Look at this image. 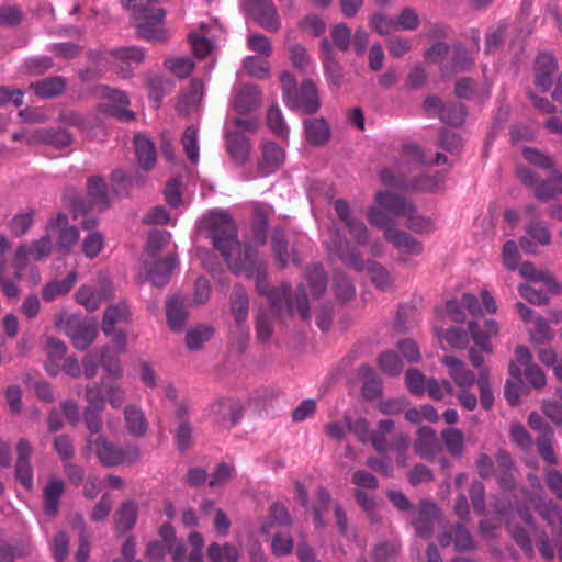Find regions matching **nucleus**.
Here are the masks:
<instances>
[{"label": "nucleus", "mask_w": 562, "mask_h": 562, "mask_svg": "<svg viewBox=\"0 0 562 562\" xmlns=\"http://www.w3.org/2000/svg\"><path fill=\"white\" fill-rule=\"evenodd\" d=\"M32 454L33 448L30 441L20 439L16 443L15 477L27 491L33 487Z\"/></svg>", "instance_id": "14"}, {"label": "nucleus", "mask_w": 562, "mask_h": 562, "mask_svg": "<svg viewBox=\"0 0 562 562\" xmlns=\"http://www.w3.org/2000/svg\"><path fill=\"white\" fill-rule=\"evenodd\" d=\"M248 11L257 23L268 32H278L281 22L276 7L270 0H251Z\"/></svg>", "instance_id": "13"}, {"label": "nucleus", "mask_w": 562, "mask_h": 562, "mask_svg": "<svg viewBox=\"0 0 562 562\" xmlns=\"http://www.w3.org/2000/svg\"><path fill=\"white\" fill-rule=\"evenodd\" d=\"M130 316L125 303H119L106 308L102 323V330L105 335H112L115 324L126 322Z\"/></svg>", "instance_id": "40"}, {"label": "nucleus", "mask_w": 562, "mask_h": 562, "mask_svg": "<svg viewBox=\"0 0 562 562\" xmlns=\"http://www.w3.org/2000/svg\"><path fill=\"white\" fill-rule=\"evenodd\" d=\"M447 450L451 454H460L464 446L463 434L457 428H448L441 432Z\"/></svg>", "instance_id": "55"}, {"label": "nucleus", "mask_w": 562, "mask_h": 562, "mask_svg": "<svg viewBox=\"0 0 562 562\" xmlns=\"http://www.w3.org/2000/svg\"><path fill=\"white\" fill-rule=\"evenodd\" d=\"M288 106L305 114H313L321 106L316 85L311 79L302 81L293 97L288 98Z\"/></svg>", "instance_id": "12"}, {"label": "nucleus", "mask_w": 562, "mask_h": 562, "mask_svg": "<svg viewBox=\"0 0 562 562\" xmlns=\"http://www.w3.org/2000/svg\"><path fill=\"white\" fill-rule=\"evenodd\" d=\"M104 248V238L99 232H91L83 239L82 252L86 257L95 258Z\"/></svg>", "instance_id": "59"}, {"label": "nucleus", "mask_w": 562, "mask_h": 562, "mask_svg": "<svg viewBox=\"0 0 562 562\" xmlns=\"http://www.w3.org/2000/svg\"><path fill=\"white\" fill-rule=\"evenodd\" d=\"M378 364L382 372L392 376L398 375L403 370L402 361L391 351L382 353L378 359Z\"/></svg>", "instance_id": "57"}, {"label": "nucleus", "mask_w": 562, "mask_h": 562, "mask_svg": "<svg viewBox=\"0 0 562 562\" xmlns=\"http://www.w3.org/2000/svg\"><path fill=\"white\" fill-rule=\"evenodd\" d=\"M20 279L15 278V273L13 278L8 277L7 274V262L5 260H0V288L2 293L8 299H16L19 297L21 291L18 285V281Z\"/></svg>", "instance_id": "53"}, {"label": "nucleus", "mask_w": 562, "mask_h": 562, "mask_svg": "<svg viewBox=\"0 0 562 562\" xmlns=\"http://www.w3.org/2000/svg\"><path fill=\"white\" fill-rule=\"evenodd\" d=\"M245 71L256 78L265 79L270 74V64L258 56H248L243 61Z\"/></svg>", "instance_id": "51"}, {"label": "nucleus", "mask_w": 562, "mask_h": 562, "mask_svg": "<svg viewBox=\"0 0 562 562\" xmlns=\"http://www.w3.org/2000/svg\"><path fill=\"white\" fill-rule=\"evenodd\" d=\"M211 29V24L202 22L196 30L191 31L189 34V42L198 58H204L211 52L212 44L207 37Z\"/></svg>", "instance_id": "30"}, {"label": "nucleus", "mask_w": 562, "mask_h": 562, "mask_svg": "<svg viewBox=\"0 0 562 562\" xmlns=\"http://www.w3.org/2000/svg\"><path fill=\"white\" fill-rule=\"evenodd\" d=\"M517 177L525 186L535 188V196L541 202H548L562 194V171H555L548 180L538 183L536 172L529 168L519 167L517 168Z\"/></svg>", "instance_id": "10"}, {"label": "nucleus", "mask_w": 562, "mask_h": 562, "mask_svg": "<svg viewBox=\"0 0 562 562\" xmlns=\"http://www.w3.org/2000/svg\"><path fill=\"white\" fill-rule=\"evenodd\" d=\"M130 7L140 37L153 42H165L169 37L164 26L165 11L157 0H131Z\"/></svg>", "instance_id": "5"}, {"label": "nucleus", "mask_w": 562, "mask_h": 562, "mask_svg": "<svg viewBox=\"0 0 562 562\" xmlns=\"http://www.w3.org/2000/svg\"><path fill=\"white\" fill-rule=\"evenodd\" d=\"M16 142L24 140L31 143H48L57 147H66L71 143L70 135L66 131L41 130L34 133L21 132L13 135Z\"/></svg>", "instance_id": "17"}, {"label": "nucleus", "mask_w": 562, "mask_h": 562, "mask_svg": "<svg viewBox=\"0 0 562 562\" xmlns=\"http://www.w3.org/2000/svg\"><path fill=\"white\" fill-rule=\"evenodd\" d=\"M553 430L546 426V432L538 439L537 447L543 460L551 464L557 463V457L552 447Z\"/></svg>", "instance_id": "56"}, {"label": "nucleus", "mask_w": 562, "mask_h": 562, "mask_svg": "<svg viewBox=\"0 0 562 562\" xmlns=\"http://www.w3.org/2000/svg\"><path fill=\"white\" fill-rule=\"evenodd\" d=\"M207 557L212 562H236L239 560V550L231 543H212L207 548Z\"/></svg>", "instance_id": "44"}, {"label": "nucleus", "mask_w": 562, "mask_h": 562, "mask_svg": "<svg viewBox=\"0 0 562 562\" xmlns=\"http://www.w3.org/2000/svg\"><path fill=\"white\" fill-rule=\"evenodd\" d=\"M52 237L47 234L32 243L21 244L18 246L12 261V265L15 268V278L21 279L22 271L32 261H42L46 259L52 254Z\"/></svg>", "instance_id": "9"}, {"label": "nucleus", "mask_w": 562, "mask_h": 562, "mask_svg": "<svg viewBox=\"0 0 562 562\" xmlns=\"http://www.w3.org/2000/svg\"><path fill=\"white\" fill-rule=\"evenodd\" d=\"M101 91L103 98L106 100V102L102 104L104 112L121 120H132L134 117L133 113L126 109L128 100L125 93L108 87L102 88Z\"/></svg>", "instance_id": "19"}, {"label": "nucleus", "mask_w": 562, "mask_h": 562, "mask_svg": "<svg viewBox=\"0 0 562 562\" xmlns=\"http://www.w3.org/2000/svg\"><path fill=\"white\" fill-rule=\"evenodd\" d=\"M539 515L548 521L551 532L557 543L562 542V509L551 502L548 504L537 505Z\"/></svg>", "instance_id": "31"}, {"label": "nucleus", "mask_w": 562, "mask_h": 562, "mask_svg": "<svg viewBox=\"0 0 562 562\" xmlns=\"http://www.w3.org/2000/svg\"><path fill=\"white\" fill-rule=\"evenodd\" d=\"M168 324L172 330H181L186 324L187 311L181 297H172L167 303Z\"/></svg>", "instance_id": "41"}, {"label": "nucleus", "mask_w": 562, "mask_h": 562, "mask_svg": "<svg viewBox=\"0 0 562 562\" xmlns=\"http://www.w3.org/2000/svg\"><path fill=\"white\" fill-rule=\"evenodd\" d=\"M334 207L337 216L344 222L355 241L359 246L367 245L369 231L362 221L352 217L348 203L339 199L334 202Z\"/></svg>", "instance_id": "15"}, {"label": "nucleus", "mask_w": 562, "mask_h": 562, "mask_svg": "<svg viewBox=\"0 0 562 562\" xmlns=\"http://www.w3.org/2000/svg\"><path fill=\"white\" fill-rule=\"evenodd\" d=\"M212 412L217 423L235 425L241 416V405L234 400H224L213 405Z\"/></svg>", "instance_id": "29"}, {"label": "nucleus", "mask_w": 562, "mask_h": 562, "mask_svg": "<svg viewBox=\"0 0 562 562\" xmlns=\"http://www.w3.org/2000/svg\"><path fill=\"white\" fill-rule=\"evenodd\" d=\"M94 451L100 463L104 467L131 465L138 461L140 457L137 446L120 448L102 436L95 439Z\"/></svg>", "instance_id": "8"}, {"label": "nucleus", "mask_w": 562, "mask_h": 562, "mask_svg": "<svg viewBox=\"0 0 562 562\" xmlns=\"http://www.w3.org/2000/svg\"><path fill=\"white\" fill-rule=\"evenodd\" d=\"M56 229H60L57 245L60 250H69L78 243L79 232L75 226H68V217L65 214H57L48 221L46 233L52 237Z\"/></svg>", "instance_id": "16"}, {"label": "nucleus", "mask_w": 562, "mask_h": 562, "mask_svg": "<svg viewBox=\"0 0 562 562\" xmlns=\"http://www.w3.org/2000/svg\"><path fill=\"white\" fill-rule=\"evenodd\" d=\"M306 278L313 296L319 297L326 290L327 278L321 266H313L307 269Z\"/></svg>", "instance_id": "50"}, {"label": "nucleus", "mask_w": 562, "mask_h": 562, "mask_svg": "<svg viewBox=\"0 0 562 562\" xmlns=\"http://www.w3.org/2000/svg\"><path fill=\"white\" fill-rule=\"evenodd\" d=\"M526 233L541 246H548L551 243V233L541 222L531 221L526 225Z\"/></svg>", "instance_id": "63"}, {"label": "nucleus", "mask_w": 562, "mask_h": 562, "mask_svg": "<svg viewBox=\"0 0 562 562\" xmlns=\"http://www.w3.org/2000/svg\"><path fill=\"white\" fill-rule=\"evenodd\" d=\"M54 449L64 463L71 461L75 456L74 441L68 435L56 436Z\"/></svg>", "instance_id": "64"}, {"label": "nucleus", "mask_w": 562, "mask_h": 562, "mask_svg": "<svg viewBox=\"0 0 562 562\" xmlns=\"http://www.w3.org/2000/svg\"><path fill=\"white\" fill-rule=\"evenodd\" d=\"M88 199L89 206L83 209V213L88 212H101L109 207V198L106 192V184L100 177H91L88 180Z\"/></svg>", "instance_id": "22"}, {"label": "nucleus", "mask_w": 562, "mask_h": 562, "mask_svg": "<svg viewBox=\"0 0 562 562\" xmlns=\"http://www.w3.org/2000/svg\"><path fill=\"white\" fill-rule=\"evenodd\" d=\"M247 46L250 50L262 55L266 58L270 57L272 54L271 41L263 34H250L247 38Z\"/></svg>", "instance_id": "62"}, {"label": "nucleus", "mask_w": 562, "mask_h": 562, "mask_svg": "<svg viewBox=\"0 0 562 562\" xmlns=\"http://www.w3.org/2000/svg\"><path fill=\"white\" fill-rule=\"evenodd\" d=\"M442 363L448 368V373L459 387L458 401L468 411H474L477 406V398L471 391L475 382L480 390V401L484 409L490 411L494 405V395L490 384L488 369L482 367L477 379L465 364L453 356H445Z\"/></svg>", "instance_id": "3"}, {"label": "nucleus", "mask_w": 562, "mask_h": 562, "mask_svg": "<svg viewBox=\"0 0 562 562\" xmlns=\"http://www.w3.org/2000/svg\"><path fill=\"white\" fill-rule=\"evenodd\" d=\"M288 52L292 65L299 70L306 72L311 65V57L305 47L300 44H292L288 47Z\"/></svg>", "instance_id": "58"}, {"label": "nucleus", "mask_w": 562, "mask_h": 562, "mask_svg": "<svg viewBox=\"0 0 562 562\" xmlns=\"http://www.w3.org/2000/svg\"><path fill=\"white\" fill-rule=\"evenodd\" d=\"M469 328L475 345L484 352H492L493 347L490 339L498 334L497 323L495 321H485L484 329H481L479 324L473 322L470 323Z\"/></svg>", "instance_id": "24"}, {"label": "nucleus", "mask_w": 562, "mask_h": 562, "mask_svg": "<svg viewBox=\"0 0 562 562\" xmlns=\"http://www.w3.org/2000/svg\"><path fill=\"white\" fill-rule=\"evenodd\" d=\"M165 66L179 78L188 77L194 69V63L189 57L167 59Z\"/></svg>", "instance_id": "60"}, {"label": "nucleus", "mask_w": 562, "mask_h": 562, "mask_svg": "<svg viewBox=\"0 0 562 562\" xmlns=\"http://www.w3.org/2000/svg\"><path fill=\"white\" fill-rule=\"evenodd\" d=\"M260 104V92L256 87H244L234 98L233 108L238 113H248Z\"/></svg>", "instance_id": "34"}, {"label": "nucleus", "mask_w": 562, "mask_h": 562, "mask_svg": "<svg viewBox=\"0 0 562 562\" xmlns=\"http://www.w3.org/2000/svg\"><path fill=\"white\" fill-rule=\"evenodd\" d=\"M65 491V483L59 477H50L44 487V512L46 515L55 516L58 512L59 498Z\"/></svg>", "instance_id": "26"}, {"label": "nucleus", "mask_w": 562, "mask_h": 562, "mask_svg": "<svg viewBox=\"0 0 562 562\" xmlns=\"http://www.w3.org/2000/svg\"><path fill=\"white\" fill-rule=\"evenodd\" d=\"M188 405L183 402L177 404L175 416L178 427L175 432L176 441L181 450H186L191 445L192 429L188 424Z\"/></svg>", "instance_id": "25"}, {"label": "nucleus", "mask_w": 562, "mask_h": 562, "mask_svg": "<svg viewBox=\"0 0 562 562\" xmlns=\"http://www.w3.org/2000/svg\"><path fill=\"white\" fill-rule=\"evenodd\" d=\"M274 210L268 203L254 202L251 204L250 236L246 240L244 250L237 237V227L234 220L224 212H211L204 216L201 226L211 238L214 248L224 258L228 269L235 274H245L255 279L257 292L266 295L273 312L280 313L284 302L289 313L296 308L303 319L310 317L308 300L303 289L293 299L290 286L269 289L266 276V262L260 257L259 248L267 243V228Z\"/></svg>", "instance_id": "1"}, {"label": "nucleus", "mask_w": 562, "mask_h": 562, "mask_svg": "<svg viewBox=\"0 0 562 562\" xmlns=\"http://www.w3.org/2000/svg\"><path fill=\"white\" fill-rule=\"evenodd\" d=\"M427 160L423 150L415 144H406L404 146L401 159L396 166V170L383 169L380 173L382 184L397 190H422L434 191L442 182V177L436 175L420 176L418 178H409L413 171H416Z\"/></svg>", "instance_id": "2"}, {"label": "nucleus", "mask_w": 562, "mask_h": 562, "mask_svg": "<svg viewBox=\"0 0 562 562\" xmlns=\"http://www.w3.org/2000/svg\"><path fill=\"white\" fill-rule=\"evenodd\" d=\"M77 281V273L71 271L63 280H52L47 282L42 290V297L46 302L65 296L70 292Z\"/></svg>", "instance_id": "27"}, {"label": "nucleus", "mask_w": 562, "mask_h": 562, "mask_svg": "<svg viewBox=\"0 0 562 562\" xmlns=\"http://www.w3.org/2000/svg\"><path fill=\"white\" fill-rule=\"evenodd\" d=\"M414 450L422 458H434L441 450V443L437 438L436 431L430 427H420L417 431Z\"/></svg>", "instance_id": "23"}, {"label": "nucleus", "mask_w": 562, "mask_h": 562, "mask_svg": "<svg viewBox=\"0 0 562 562\" xmlns=\"http://www.w3.org/2000/svg\"><path fill=\"white\" fill-rule=\"evenodd\" d=\"M103 300V294L95 292L88 285H82L76 293V301L89 312L98 310Z\"/></svg>", "instance_id": "49"}, {"label": "nucleus", "mask_w": 562, "mask_h": 562, "mask_svg": "<svg viewBox=\"0 0 562 562\" xmlns=\"http://www.w3.org/2000/svg\"><path fill=\"white\" fill-rule=\"evenodd\" d=\"M496 463L497 469L495 470L499 484L506 490L513 488L515 480L513 475L514 468L512 457L508 452L501 450L496 454Z\"/></svg>", "instance_id": "38"}, {"label": "nucleus", "mask_w": 562, "mask_h": 562, "mask_svg": "<svg viewBox=\"0 0 562 562\" xmlns=\"http://www.w3.org/2000/svg\"><path fill=\"white\" fill-rule=\"evenodd\" d=\"M306 138L310 143L321 145L327 142L329 128L322 119L307 120L305 122Z\"/></svg>", "instance_id": "45"}, {"label": "nucleus", "mask_w": 562, "mask_h": 562, "mask_svg": "<svg viewBox=\"0 0 562 562\" xmlns=\"http://www.w3.org/2000/svg\"><path fill=\"white\" fill-rule=\"evenodd\" d=\"M136 156L142 168L151 169L156 162V150L154 144L142 135L134 138Z\"/></svg>", "instance_id": "37"}, {"label": "nucleus", "mask_w": 562, "mask_h": 562, "mask_svg": "<svg viewBox=\"0 0 562 562\" xmlns=\"http://www.w3.org/2000/svg\"><path fill=\"white\" fill-rule=\"evenodd\" d=\"M440 119L443 123L459 126L464 122L465 111L462 104L451 103L440 110Z\"/></svg>", "instance_id": "54"}, {"label": "nucleus", "mask_w": 562, "mask_h": 562, "mask_svg": "<svg viewBox=\"0 0 562 562\" xmlns=\"http://www.w3.org/2000/svg\"><path fill=\"white\" fill-rule=\"evenodd\" d=\"M368 221L371 225L384 231V238L392 244L400 252L402 260L419 256L423 252V245L408 233L396 228L387 214L378 206H371L368 211Z\"/></svg>", "instance_id": "6"}, {"label": "nucleus", "mask_w": 562, "mask_h": 562, "mask_svg": "<svg viewBox=\"0 0 562 562\" xmlns=\"http://www.w3.org/2000/svg\"><path fill=\"white\" fill-rule=\"evenodd\" d=\"M213 335V328L207 325H200L188 331L186 337L187 347L190 350H198Z\"/></svg>", "instance_id": "52"}, {"label": "nucleus", "mask_w": 562, "mask_h": 562, "mask_svg": "<svg viewBox=\"0 0 562 562\" xmlns=\"http://www.w3.org/2000/svg\"><path fill=\"white\" fill-rule=\"evenodd\" d=\"M557 61L550 54H540L535 64V85L542 92L552 87V78L557 71Z\"/></svg>", "instance_id": "20"}, {"label": "nucleus", "mask_w": 562, "mask_h": 562, "mask_svg": "<svg viewBox=\"0 0 562 562\" xmlns=\"http://www.w3.org/2000/svg\"><path fill=\"white\" fill-rule=\"evenodd\" d=\"M532 355L529 349L525 346H518L515 350V360L509 363L508 372L514 378L519 380L521 376L522 368L524 370L530 366Z\"/></svg>", "instance_id": "48"}, {"label": "nucleus", "mask_w": 562, "mask_h": 562, "mask_svg": "<svg viewBox=\"0 0 562 562\" xmlns=\"http://www.w3.org/2000/svg\"><path fill=\"white\" fill-rule=\"evenodd\" d=\"M438 519V507L434 503L423 501L413 520V526L420 537L430 538L434 532V525Z\"/></svg>", "instance_id": "18"}, {"label": "nucleus", "mask_w": 562, "mask_h": 562, "mask_svg": "<svg viewBox=\"0 0 562 562\" xmlns=\"http://www.w3.org/2000/svg\"><path fill=\"white\" fill-rule=\"evenodd\" d=\"M249 300L246 291L240 288H234L231 296V310L238 325L243 324L248 317Z\"/></svg>", "instance_id": "43"}, {"label": "nucleus", "mask_w": 562, "mask_h": 562, "mask_svg": "<svg viewBox=\"0 0 562 562\" xmlns=\"http://www.w3.org/2000/svg\"><path fill=\"white\" fill-rule=\"evenodd\" d=\"M65 88L66 81L63 77H49L30 85V89H32L38 97L45 99L60 94L64 92Z\"/></svg>", "instance_id": "36"}, {"label": "nucleus", "mask_w": 562, "mask_h": 562, "mask_svg": "<svg viewBox=\"0 0 562 562\" xmlns=\"http://www.w3.org/2000/svg\"><path fill=\"white\" fill-rule=\"evenodd\" d=\"M326 247L329 254L337 257L345 266L360 272L367 270L376 288L387 290L392 286L393 278L389 270L375 261L364 262L359 250L351 246L349 241L341 240L337 235H334L330 240L326 241Z\"/></svg>", "instance_id": "4"}, {"label": "nucleus", "mask_w": 562, "mask_h": 562, "mask_svg": "<svg viewBox=\"0 0 562 562\" xmlns=\"http://www.w3.org/2000/svg\"><path fill=\"white\" fill-rule=\"evenodd\" d=\"M376 204L394 216L406 217L407 227L418 234H428L436 229L434 221L417 214L416 207L405 199L386 191H379L375 195Z\"/></svg>", "instance_id": "7"}, {"label": "nucleus", "mask_w": 562, "mask_h": 562, "mask_svg": "<svg viewBox=\"0 0 562 562\" xmlns=\"http://www.w3.org/2000/svg\"><path fill=\"white\" fill-rule=\"evenodd\" d=\"M127 431L135 437H142L147 431V422L143 412L135 406H127L124 411Z\"/></svg>", "instance_id": "42"}, {"label": "nucleus", "mask_w": 562, "mask_h": 562, "mask_svg": "<svg viewBox=\"0 0 562 562\" xmlns=\"http://www.w3.org/2000/svg\"><path fill=\"white\" fill-rule=\"evenodd\" d=\"M198 134L199 131L195 126H189L186 128L182 138L181 144L183 147V150L188 157V159L193 164L196 165L199 161V144H198Z\"/></svg>", "instance_id": "47"}, {"label": "nucleus", "mask_w": 562, "mask_h": 562, "mask_svg": "<svg viewBox=\"0 0 562 562\" xmlns=\"http://www.w3.org/2000/svg\"><path fill=\"white\" fill-rule=\"evenodd\" d=\"M67 351L66 345L54 337H48L46 340V353L48 361L46 363V371L49 375L55 376L59 373V361L64 359Z\"/></svg>", "instance_id": "33"}, {"label": "nucleus", "mask_w": 562, "mask_h": 562, "mask_svg": "<svg viewBox=\"0 0 562 562\" xmlns=\"http://www.w3.org/2000/svg\"><path fill=\"white\" fill-rule=\"evenodd\" d=\"M226 145L231 156L239 162L245 161L250 153L249 139L239 131L227 133Z\"/></svg>", "instance_id": "35"}, {"label": "nucleus", "mask_w": 562, "mask_h": 562, "mask_svg": "<svg viewBox=\"0 0 562 562\" xmlns=\"http://www.w3.org/2000/svg\"><path fill=\"white\" fill-rule=\"evenodd\" d=\"M177 266L175 255H169L164 259L155 262L148 270V279L156 286H164L169 282L170 276Z\"/></svg>", "instance_id": "28"}, {"label": "nucleus", "mask_w": 562, "mask_h": 562, "mask_svg": "<svg viewBox=\"0 0 562 562\" xmlns=\"http://www.w3.org/2000/svg\"><path fill=\"white\" fill-rule=\"evenodd\" d=\"M35 210L27 207L18 212L8 223V228L13 237H22L32 227Z\"/></svg>", "instance_id": "39"}, {"label": "nucleus", "mask_w": 562, "mask_h": 562, "mask_svg": "<svg viewBox=\"0 0 562 562\" xmlns=\"http://www.w3.org/2000/svg\"><path fill=\"white\" fill-rule=\"evenodd\" d=\"M284 150L273 142L262 145L261 157L258 162L262 176H268L281 167L284 161Z\"/></svg>", "instance_id": "21"}, {"label": "nucleus", "mask_w": 562, "mask_h": 562, "mask_svg": "<svg viewBox=\"0 0 562 562\" xmlns=\"http://www.w3.org/2000/svg\"><path fill=\"white\" fill-rule=\"evenodd\" d=\"M57 326H60L78 350L88 348L97 337L98 329L94 324L82 321L80 317L67 316L65 323L63 315L58 317Z\"/></svg>", "instance_id": "11"}, {"label": "nucleus", "mask_w": 562, "mask_h": 562, "mask_svg": "<svg viewBox=\"0 0 562 562\" xmlns=\"http://www.w3.org/2000/svg\"><path fill=\"white\" fill-rule=\"evenodd\" d=\"M442 547H448L452 542L459 551H467L474 548V542L469 531L462 526L457 525L451 532H445L439 537Z\"/></svg>", "instance_id": "32"}, {"label": "nucleus", "mask_w": 562, "mask_h": 562, "mask_svg": "<svg viewBox=\"0 0 562 562\" xmlns=\"http://www.w3.org/2000/svg\"><path fill=\"white\" fill-rule=\"evenodd\" d=\"M137 519V506L134 502L127 501L122 504L115 514L116 526L121 530H130Z\"/></svg>", "instance_id": "46"}, {"label": "nucleus", "mask_w": 562, "mask_h": 562, "mask_svg": "<svg viewBox=\"0 0 562 562\" xmlns=\"http://www.w3.org/2000/svg\"><path fill=\"white\" fill-rule=\"evenodd\" d=\"M426 391L432 400L441 401L446 395L451 396L453 394V386L448 380L438 381L430 379L427 381Z\"/></svg>", "instance_id": "61"}]
</instances>
